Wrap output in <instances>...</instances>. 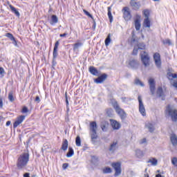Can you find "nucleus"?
Listing matches in <instances>:
<instances>
[{"label":"nucleus","mask_w":177,"mask_h":177,"mask_svg":"<svg viewBox=\"0 0 177 177\" xmlns=\"http://www.w3.org/2000/svg\"><path fill=\"white\" fill-rule=\"evenodd\" d=\"M90 135L92 143H96V139H97V133L96 131H91Z\"/></svg>","instance_id":"a211bd4d"},{"label":"nucleus","mask_w":177,"mask_h":177,"mask_svg":"<svg viewBox=\"0 0 177 177\" xmlns=\"http://www.w3.org/2000/svg\"><path fill=\"white\" fill-rule=\"evenodd\" d=\"M84 13L85 14L86 16H88V17H91L93 20V16L89 13V12L86 11V10H83Z\"/></svg>","instance_id":"49530a36"},{"label":"nucleus","mask_w":177,"mask_h":177,"mask_svg":"<svg viewBox=\"0 0 177 177\" xmlns=\"http://www.w3.org/2000/svg\"><path fill=\"white\" fill-rule=\"evenodd\" d=\"M9 6L12 13H15V15H16L17 17H20V12H18L17 9H16V8L10 4L9 5Z\"/></svg>","instance_id":"5701e85b"},{"label":"nucleus","mask_w":177,"mask_h":177,"mask_svg":"<svg viewBox=\"0 0 177 177\" xmlns=\"http://www.w3.org/2000/svg\"><path fill=\"white\" fill-rule=\"evenodd\" d=\"M149 89L151 95H154L156 93V82H154V79L150 78L149 80Z\"/></svg>","instance_id":"1a4fd4ad"},{"label":"nucleus","mask_w":177,"mask_h":177,"mask_svg":"<svg viewBox=\"0 0 177 177\" xmlns=\"http://www.w3.org/2000/svg\"><path fill=\"white\" fill-rule=\"evenodd\" d=\"M67 35V33H64V34H60L59 37H61V38H63L64 37H66Z\"/></svg>","instance_id":"052dcab7"},{"label":"nucleus","mask_w":177,"mask_h":177,"mask_svg":"<svg viewBox=\"0 0 177 177\" xmlns=\"http://www.w3.org/2000/svg\"><path fill=\"white\" fill-rule=\"evenodd\" d=\"M108 17L110 20V23L113 21V15H111V7H108Z\"/></svg>","instance_id":"473e14b6"},{"label":"nucleus","mask_w":177,"mask_h":177,"mask_svg":"<svg viewBox=\"0 0 177 177\" xmlns=\"http://www.w3.org/2000/svg\"><path fill=\"white\" fill-rule=\"evenodd\" d=\"M62 168L63 169H67V168H68V163H64L62 165Z\"/></svg>","instance_id":"3c124183"},{"label":"nucleus","mask_w":177,"mask_h":177,"mask_svg":"<svg viewBox=\"0 0 177 177\" xmlns=\"http://www.w3.org/2000/svg\"><path fill=\"white\" fill-rule=\"evenodd\" d=\"M68 148V141L67 140H64L62 145V149L64 150V151H66V150H67Z\"/></svg>","instance_id":"393cba45"},{"label":"nucleus","mask_w":177,"mask_h":177,"mask_svg":"<svg viewBox=\"0 0 177 177\" xmlns=\"http://www.w3.org/2000/svg\"><path fill=\"white\" fill-rule=\"evenodd\" d=\"M59 21V18H57V16L56 15H52L51 16V21L50 24L53 26V24H56Z\"/></svg>","instance_id":"a878e982"},{"label":"nucleus","mask_w":177,"mask_h":177,"mask_svg":"<svg viewBox=\"0 0 177 177\" xmlns=\"http://www.w3.org/2000/svg\"><path fill=\"white\" fill-rule=\"evenodd\" d=\"M129 173L131 175V176H133L135 175V172H133V171H130Z\"/></svg>","instance_id":"e2e57ef3"},{"label":"nucleus","mask_w":177,"mask_h":177,"mask_svg":"<svg viewBox=\"0 0 177 177\" xmlns=\"http://www.w3.org/2000/svg\"><path fill=\"white\" fill-rule=\"evenodd\" d=\"M162 42L164 45H171V40L169 39H163Z\"/></svg>","instance_id":"a19ab883"},{"label":"nucleus","mask_w":177,"mask_h":177,"mask_svg":"<svg viewBox=\"0 0 177 177\" xmlns=\"http://www.w3.org/2000/svg\"><path fill=\"white\" fill-rule=\"evenodd\" d=\"M138 99L139 102V111L143 117H146V109H145V104H143L142 96L139 95Z\"/></svg>","instance_id":"0eeeda50"},{"label":"nucleus","mask_w":177,"mask_h":177,"mask_svg":"<svg viewBox=\"0 0 177 177\" xmlns=\"http://www.w3.org/2000/svg\"><path fill=\"white\" fill-rule=\"evenodd\" d=\"M21 113H22V114H26V113H28V108H27V106H24L22 108Z\"/></svg>","instance_id":"de8ad7c7"},{"label":"nucleus","mask_w":177,"mask_h":177,"mask_svg":"<svg viewBox=\"0 0 177 177\" xmlns=\"http://www.w3.org/2000/svg\"><path fill=\"white\" fill-rule=\"evenodd\" d=\"M99 158L96 156H91L92 162H97Z\"/></svg>","instance_id":"8fccbe9b"},{"label":"nucleus","mask_w":177,"mask_h":177,"mask_svg":"<svg viewBox=\"0 0 177 177\" xmlns=\"http://www.w3.org/2000/svg\"><path fill=\"white\" fill-rule=\"evenodd\" d=\"M75 144L77 147H80V146H81V138L78 136L76 137Z\"/></svg>","instance_id":"e433bc0d"},{"label":"nucleus","mask_w":177,"mask_h":177,"mask_svg":"<svg viewBox=\"0 0 177 177\" xmlns=\"http://www.w3.org/2000/svg\"><path fill=\"white\" fill-rule=\"evenodd\" d=\"M135 85H140V86H145V84L140 81L138 78H136L134 80Z\"/></svg>","instance_id":"72a5a7b5"},{"label":"nucleus","mask_w":177,"mask_h":177,"mask_svg":"<svg viewBox=\"0 0 177 177\" xmlns=\"http://www.w3.org/2000/svg\"><path fill=\"white\" fill-rule=\"evenodd\" d=\"M24 177H30V173H25L24 174ZM31 177H35V176H32Z\"/></svg>","instance_id":"13d9d810"},{"label":"nucleus","mask_w":177,"mask_h":177,"mask_svg":"<svg viewBox=\"0 0 177 177\" xmlns=\"http://www.w3.org/2000/svg\"><path fill=\"white\" fill-rule=\"evenodd\" d=\"M143 15L145 19H149V16H150V11H149V10H145L143 11Z\"/></svg>","instance_id":"ea45409f"},{"label":"nucleus","mask_w":177,"mask_h":177,"mask_svg":"<svg viewBox=\"0 0 177 177\" xmlns=\"http://www.w3.org/2000/svg\"><path fill=\"white\" fill-rule=\"evenodd\" d=\"M118 149V141H113L110 147H109V151H111V153H114V151H115L116 149Z\"/></svg>","instance_id":"4468645a"},{"label":"nucleus","mask_w":177,"mask_h":177,"mask_svg":"<svg viewBox=\"0 0 177 177\" xmlns=\"http://www.w3.org/2000/svg\"><path fill=\"white\" fill-rule=\"evenodd\" d=\"M172 75H173V73H171V72L168 73H167V78H168L169 80H172Z\"/></svg>","instance_id":"603ef678"},{"label":"nucleus","mask_w":177,"mask_h":177,"mask_svg":"<svg viewBox=\"0 0 177 177\" xmlns=\"http://www.w3.org/2000/svg\"><path fill=\"white\" fill-rule=\"evenodd\" d=\"M111 125L114 130H118L121 128V124L118 122L117 120H114L113 119H110Z\"/></svg>","instance_id":"ddd939ff"},{"label":"nucleus","mask_w":177,"mask_h":177,"mask_svg":"<svg viewBox=\"0 0 177 177\" xmlns=\"http://www.w3.org/2000/svg\"><path fill=\"white\" fill-rule=\"evenodd\" d=\"M106 114L108 117H113V109H106Z\"/></svg>","instance_id":"37998d69"},{"label":"nucleus","mask_w":177,"mask_h":177,"mask_svg":"<svg viewBox=\"0 0 177 177\" xmlns=\"http://www.w3.org/2000/svg\"><path fill=\"white\" fill-rule=\"evenodd\" d=\"M156 177H162V176H161V174H158L156 175Z\"/></svg>","instance_id":"338daca9"},{"label":"nucleus","mask_w":177,"mask_h":177,"mask_svg":"<svg viewBox=\"0 0 177 177\" xmlns=\"http://www.w3.org/2000/svg\"><path fill=\"white\" fill-rule=\"evenodd\" d=\"M59 41H57L55 44L54 49H57L59 48Z\"/></svg>","instance_id":"6e6d98bb"},{"label":"nucleus","mask_w":177,"mask_h":177,"mask_svg":"<svg viewBox=\"0 0 177 177\" xmlns=\"http://www.w3.org/2000/svg\"><path fill=\"white\" fill-rule=\"evenodd\" d=\"M57 49L54 48L53 53V59H56V57H57Z\"/></svg>","instance_id":"09e8293b"},{"label":"nucleus","mask_w":177,"mask_h":177,"mask_svg":"<svg viewBox=\"0 0 177 177\" xmlns=\"http://www.w3.org/2000/svg\"><path fill=\"white\" fill-rule=\"evenodd\" d=\"M111 167L115 170V176H119V175H121L122 169H121V163L119 162H113L111 164Z\"/></svg>","instance_id":"423d86ee"},{"label":"nucleus","mask_w":177,"mask_h":177,"mask_svg":"<svg viewBox=\"0 0 177 177\" xmlns=\"http://www.w3.org/2000/svg\"><path fill=\"white\" fill-rule=\"evenodd\" d=\"M80 46H82V43L81 42H77L73 44V50H77V49H78V48H80Z\"/></svg>","instance_id":"c9c22d12"},{"label":"nucleus","mask_w":177,"mask_h":177,"mask_svg":"<svg viewBox=\"0 0 177 177\" xmlns=\"http://www.w3.org/2000/svg\"><path fill=\"white\" fill-rule=\"evenodd\" d=\"M106 80H107V74L104 73L101 75L100 77H98L97 78L95 79L94 82H95V84H102Z\"/></svg>","instance_id":"f8f14e48"},{"label":"nucleus","mask_w":177,"mask_h":177,"mask_svg":"<svg viewBox=\"0 0 177 177\" xmlns=\"http://www.w3.org/2000/svg\"><path fill=\"white\" fill-rule=\"evenodd\" d=\"M150 19L149 18H145L144 22H143V26L145 27V28H150Z\"/></svg>","instance_id":"4be33fe9"},{"label":"nucleus","mask_w":177,"mask_h":177,"mask_svg":"<svg viewBox=\"0 0 177 177\" xmlns=\"http://www.w3.org/2000/svg\"><path fill=\"white\" fill-rule=\"evenodd\" d=\"M10 124H11V122H10V121H7V122H6V126H7V127H9V125H10Z\"/></svg>","instance_id":"69168bd1"},{"label":"nucleus","mask_w":177,"mask_h":177,"mask_svg":"<svg viewBox=\"0 0 177 177\" xmlns=\"http://www.w3.org/2000/svg\"><path fill=\"white\" fill-rule=\"evenodd\" d=\"M110 42H111V35L109 34L105 39V45L109 46V45H110Z\"/></svg>","instance_id":"2f4dec72"},{"label":"nucleus","mask_w":177,"mask_h":177,"mask_svg":"<svg viewBox=\"0 0 177 177\" xmlns=\"http://www.w3.org/2000/svg\"><path fill=\"white\" fill-rule=\"evenodd\" d=\"M136 156L138 157V158H142L143 156H145V153H143V151L140 149H136Z\"/></svg>","instance_id":"b1692460"},{"label":"nucleus","mask_w":177,"mask_h":177,"mask_svg":"<svg viewBox=\"0 0 177 177\" xmlns=\"http://www.w3.org/2000/svg\"><path fill=\"white\" fill-rule=\"evenodd\" d=\"M73 156H74V149H73V148L71 147H69L68 151L66 154V157L70 158V157H73Z\"/></svg>","instance_id":"7c9ffc66"},{"label":"nucleus","mask_w":177,"mask_h":177,"mask_svg":"<svg viewBox=\"0 0 177 177\" xmlns=\"http://www.w3.org/2000/svg\"><path fill=\"white\" fill-rule=\"evenodd\" d=\"M129 64L131 68H134L135 70L139 68V62H138L136 59H131Z\"/></svg>","instance_id":"2eb2a0df"},{"label":"nucleus","mask_w":177,"mask_h":177,"mask_svg":"<svg viewBox=\"0 0 177 177\" xmlns=\"http://www.w3.org/2000/svg\"><path fill=\"white\" fill-rule=\"evenodd\" d=\"M138 50H139V48L137 46H134L132 55H133L134 56H136V55H138Z\"/></svg>","instance_id":"a18cd8bd"},{"label":"nucleus","mask_w":177,"mask_h":177,"mask_svg":"<svg viewBox=\"0 0 177 177\" xmlns=\"http://www.w3.org/2000/svg\"><path fill=\"white\" fill-rule=\"evenodd\" d=\"M113 107L117 114H118V115L120 117L121 120H125V118H127V113H125L124 111H123L122 109L120 107L118 104H114Z\"/></svg>","instance_id":"20e7f679"},{"label":"nucleus","mask_w":177,"mask_h":177,"mask_svg":"<svg viewBox=\"0 0 177 177\" xmlns=\"http://www.w3.org/2000/svg\"><path fill=\"white\" fill-rule=\"evenodd\" d=\"M30 160V154L28 153H24L19 156L17 161V167L18 169H23L24 167L27 166Z\"/></svg>","instance_id":"f257e3e1"},{"label":"nucleus","mask_w":177,"mask_h":177,"mask_svg":"<svg viewBox=\"0 0 177 177\" xmlns=\"http://www.w3.org/2000/svg\"><path fill=\"white\" fill-rule=\"evenodd\" d=\"M140 21L139 19H136L135 21V28L137 31H139L140 30Z\"/></svg>","instance_id":"c756f323"},{"label":"nucleus","mask_w":177,"mask_h":177,"mask_svg":"<svg viewBox=\"0 0 177 177\" xmlns=\"http://www.w3.org/2000/svg\"><path fill=\"white\" fill-rule=\"evenodd\" d=\"M107 128H109V122L104 121L101 123V129L104 132H106L107 131Z\"/></svg>","instance_id":"aec40b11"},{"label":"nucleus","mask_w":177,"mask_h":177,"mask_svg":"<svg viewBox=\"0 0 177 177\" xmlns=\"http://www.w3.org/2000/svg\"><path fill=\"white\" fill-rule=\"evenodd\" d=\"M170 139H171V142L173 146H176V145H177V136H176V135L171 134V136L170 137Z\"/></svg>","instance_id":"412c9836"},{"label":"nucleus","mask_w":177,"mask_h":177,"mask_svg":"<svg viewBox=\"0 0 177 177\" xmlns=\"http://www.w3.org/2000/svg\"><path fill=\"white\" fill-rule=\"evenodd\" d=\"M93 30H95V28H96V22L95 21H94V23H93Z\"/></svg>","instance_id":"0e129e2a"},{"label":"nucleus","mask_w":177,"mask_h":177,"mask_svg":"<svg viewBox=\"0 0 177 177\" xmlns=\"http://www.w3.org/2000/svg\"><path fill=\"white\" fill-rule=\"evenodd\" d=\"M146 128H147L149 132H154V124L151 123H147L146 124Z\"/></svg>","instance_id":"bb28decb"},{"label":"nucleus","mask_w":177,"mask_h":177,"mask_svg":"<svg viewBox=\"0 0 177 177\" xmlns=\"http://www.w3.org/2000/svg\"><path fill=\"white\" fill-rule=\"evenodd\" d=\"M147 141L146 138H142V140H140V145H143L144 143H146Z\"/></svg>","instance_id":"864d4df0"},{"label":"nucleus","mask_w":177,"mask_h":177,"mask_svg":"<svg viewBox=\"0 0 177 177\" xmlns=\"http://www.w3.org/2000/svg\"><path fill=\"white\" fill-rule=\"evenodd\" d=\"M138 49L144 50L146 48V45H145V43H140L138 44V46H136Z\"/></svg>","instance_id":"58836bf2"},{"label":"nucleus","mask_w":177,"mask_h":177,"mask_svg":"<svg viewBox=\"0 0 177 177\" xmlns=\"http://www.w3.org/2000/svg\"><path fill=\"white\" fill-rule=\"evenodd\" d=\"M171 164L174 166V167H177V158L176 157H174L171 159Z\"/></svg>","instance_id":"c03bdc74"},{"label":"nucleus","mask_w":177,"mask_h":177,"mask_svg":"<svg viewBox=\"0 0 177 177\" xmlns=\"http://www.w3.org/2000/svg\"><path fill=\"white\" fill-rule=\"evenodd\" d=\"M8 100L10 102H15V97H13V91H10L8 93Z\"/></svg>","instance_id":"4c0bfd02"},{"label":"nucleus","mask_w":177,"mask_h":177,"mask_svg":"<svg viewBox=\"0 0 177 177\" xmlns=\"http://www.w3.org/2000/svg\"><path fill=\"white\" fill-rule=\"evenodd\" d=\"M6 72H5V69H3V68L0 67V78H3V77L5 76Z\"/></svg>","instance_id":"79ce46f5"},{"label":"nucleus","mask_w":177,"mask_h":177,"mask_svg":"<svg viewBox=\"0 0 177 177\" xmlns=\"http://www.w3.org/2000/svg\"><path fill=\"white\" fill-rule=\"evenodd\" d=\"M123 13V18L126 21H129L132 19V15H131V10L128 7H124L122 10Z\"/></svg>","instance_id":"39448f33"},{"label":"nucleus","mask_w":177,"mask_h":177,"mask_svg":"<svg viewBox=\"0 0 177 177\" xmlns=\"http://www.w3.org/2000/svg\"><path fill=\"white\" fill-rule=\"evenodd\" d=\"M173 78H177V74L176 73H173L172 79Z\"/></svg>","instance_id":"680f3d73"},{"label":"nucleus","mask_w":177,"mask_h":177,"mask_svg":"<svg viewBox=\"0 0 177 177\" xmlns=\"http://www.w3.org/2000/svg\"><path fill=\"white\" fill-rule=\"evenodd\" d=\"M35 102H37V103H39L41 102V99H39V96H37L35 98Z\"/></svg>","instance_id":"bf43d9fd"},{"label":"nucleus","mask_w":177,"mask_h":177,"mask_svg":"<svg viewBox=\"0 0 177 177\" xmlns=\"http://www.w3.org/2000/svg\"><path fill=\"white\" fill-rule=\"evenodd\" d=\"M157 95L159 96V97H162V96H164V91L162 90V87L158 88Z\"/></svg>","instance_id":"cd10ccee"},{"label":"nucleus","mask_w":177,"mask_h":177,"mask_svg":"<svg viewBox=\"0 0 177 177\" xmlns=\"http://www.w3.org/2000/svg\"><path fill=\"white\" fill-rule=\"evenodd\" d=\"M2 107H3V100L2 97H0V109H2Z\"/></svg>","instance_id":"4d7b16f0"},{"label":"nucleus","mask_w":177,"mask_h":177,"mask_svg":"<svg viewBox=\"0 0 177 177\" xmlns=\"http://www.w3.org/2000/svg\"><path fill=\"white\" fill-rule=\"evenodd\" d=\"M144 177H149V174H145L144 175Z\"/></svg>","instance_id":"774afa93"},{"label":"nucleus","mask_w":177,"mask_h":177,"mask_svg":"<svg viewBox=\"0 0 177 177\" xmlns=\"http://www.w3.org/2000/svg\"><path fill=\"white\" fill-rule=\"evenodd\" d=\"M88 70L91 74H92L93 75H96V77H99V71H97L96 68H95L94 66H90Z\"/></svg>","instance_id":"dca6fc26"},{"label":"nucleus","mask_w":177,"mask_h":177,"mask_svg":"<svg viewBox=\"0 0 177 177\" xmlns=\"http://www.w3.org/2000/svg\"><path fill=\"white\" fill-rule=\"evenodd\" d=\"M140 56L142 64H144L145 67H149L150 66V57H149V54L143 51L140 53Z\"/></svg>","instance_id":"7ed1b4c3"},{"label":"nucleus","mask_w":177,"mask_h":177,"mask_svg":"<svg viewBox=\"0 0 177 177\" xmlns=\"http://www.w3.org/2000/svg\"><path fill=\"white\" fill-rule=\"evenodd\" d=\"M97 131V124L96 122H91L90 123V132H96Z\"/></svg>","instance_id":"f3484780"},{"label":"nucleus","mask_w":177,"mask_h":177,"mask_svg":"<svg viewBox=\"0 0 177 177\" xmlns=\"http://www.w3.org/2000/svg\"><path fill=\"white\" fill-rule=\"evenodd\" d=\"M165 114L166 117L167 118L170 117L173 122H177V110L173 108L172 106H171V105H168L166 107V109L165 111Z\"/></svg>","instance_id":"f03ea898"},{"label":"nucleus","mask_w":177,"mask_h":177,"mask_svg":"<svg viewBox=\"0 0 177 177\" xmlns=\"http://www.w3.org/2000/svg\"><path fill=\"white\" fill-rule=\"evenodd\" d=\"M103 174H111L113 172V170H111V168L110 167H105L102 170Z\"/></svg>","instance_id":"f704fd0d"},{"label":"nucleus","mask_w":177,"mask_h":177,"mask_svg":"<svg viewBox=\"0 0 177 177\" xmlns=\"http://www.w3.org/2000/svg\"><path fill=\"white\" fill-rule=\"evenodd\" d=\"M130 6L133 9V10H139L140 8V2L136 0H131L130 1Z\"/></svg>","instance_id":"9d476101"},{"label":"nucleus","mask_w":177,"mask_h":177,"mask_svg":"<svg viewBox=\"0 0 177 177\" xmlns=\"http://www.w3.org/2000/svg\"><path fill=\"white\" fill-rule=\"evenodd\" d=\"M24 120H26V116L23 115L17 118L16 121L13 124V128H17L18 125H20Z\"/></svg>","instance_id":"9b49d317"},{"label":"nucleus","mask_w":177,"mask_h":177,"mask_svg":"<svg viewBox=\"0 0 177 177\" xmlns=\"http://www.w3.org/2000/svg\"><path fill=\"white\" fill-rule=\"evenodd\" d=\"M66 107H68V98L67 97V93H65Z\"/></svg>","instance_id":"5fc2aeb1"},{"label":"nucleus","mask_w":177,"mask_h":177,"mask_svg":"<svg viewBox=\"0 0 177 177\" xmlns=\"http://www.w3.org/2000/svg\"><path fill=\"white\" fill-rule=\"evenodd\" d=\"M153 59L155 64L158 68H161V55L158 53H156L153 55Z\"/></svg>","instance_id":"6e6552de"},{"label":"nucleus","mask_w":177,"mask_h":177,"mask_svg":"<svg viewBox=\"0 0 177 177\" xmlns=\"http://www.w3.org/2000/svg\"><path fill=\"white\" fill-rule=\"evenodd\" d=\"M147 162H150L151 164V165H153L156 167V165H157L158 161L157 160V159H156V158H151V159H149L148 160Z\"/></svg>","instance_id":"c85d7f7f"},{"label":"nucleus","mask_w":177,"mask_h":177,"mask_svg":"<svg viewBox=\"0 0 177 177\" xmlns=\"http://www.w3.org/2000/svg\"><path fill=\"white\" fill-rule=\"evenodd\" d=\"M6 37H7V38H9L10 41H12V44H14V45L17 46V41H16V39H15V37L12 33H6Z\"/></svg>","instance_id":"6ab92c4d"}]
</instances>
